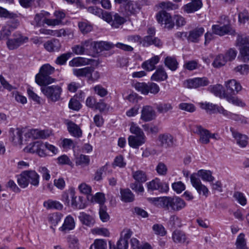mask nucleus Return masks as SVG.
Returning <instances> with one entry per match:
<instances>
[{
    "label": "nucleus",
    "mask_w": 249,
    "mask_h": 249,
    "mask_svg": "<svg viewBox=\"0 0 249 249\" xmlns=\"http://www.w3.org/2000/svg\"><path fill=\"white\" fill-rule=\"evenodd\" d=\"M155 202H158L166 210L179 211L186 206V203L179 197L164 196L151 198Z\"/></svg>",
    "instance_id": "obj_1"
},
{
    "label": "nucleus",
    "mask_w": 249,
    "mask_h": 249,
    "mask_svg": "<svg viewBox=\"0 0 249 249\" xmlns=\"http://www.w3.org/2000/svg\"><path fill=\"white\" fill-rule=\"evenodd\" d=\"M39 178V175L35 170H26L17 176V181L19 186L23 188L27 187L29 184L37 187Z\"/></svg>",
    "instance_id": "obj_2"
},
{
    "label": "nucleus",
    "mask_w": 249,
    "mask_h": 249,
    "mask_svg": "<svg viewBox=\"0 0 249 249\" xmlns=\"http://www.w3.org/2000/svg\"><path fill=\"white\" fill-rule=\"evenodd\" d=\"M54 71V68L49 64H44L41 67L39 72L36 75V82L39 86L48 85L56 81L50 75Z\"/></svg>",
    "instance_id": "obj_3"
},
{
    "label": "nucleus",
    "mask_w": 249,
    "mask_h": 249,
    "mask_svg": "<svg viewBox=\"0 0 249 249\" xmlns=\"http://www.w3.org/2000/svg\"><path fill=\"white\" fill-rule=\"evenodd\" d=\"M130 132L134 135L129 136L128 138L129 145L133 148H138L145 142L146 137L143 132L137 125H131Z\"/></svg>",
    "instance_id": "obj_4"
},
{
    "label": "nucleus",
    "mask_w": 249,
    "mask_h": 249,
    "mask_svg": "<svg viewBox=\"0 0 249 249\" xmlns=\"http://www.w3.org/2000/svg\"><path fill=\"white\" fill-rule=\"evenodd\" d=\"M41 91L47 98L52 102L59 101L61 98L62 89L61 86L57 85H42Z\"/></svg>",
    "instance_id": "obj_5"
},
{
    "label": "nucleus",
    "mask_w": 249,
    "mask_h": 249,
    "mask_svg": "<svg viewBox=\"0 0 249 249\" xmlns=\"http://www.w3.org/2000/svg\"><path fill=\"white\" fill-rule=\"evenodd\" d=\"M236 46L239 49L241 57L244 61H249V36H246L241 33H238L235 42Z\"/></svg>",
    "instance_id": "obj_6"
},
{
    "label": "nucleus",
    "mask_w": 249,
    "mask_h": 249,
    "mask_svg": "<svg viewBox=\"0 0 249 249\" xmlns=\"http://www.w3.org/2000/svg\"><path fill=\"white\" fill-rule=\"evenodd\" d=\"M13 36L14 37L13 38L8 39L6 42L7 46L10 50L18 49L20 46L27 43L29 40L28 37L18 32L15 33L13 35Z\"/></svg>",
    "instance_id": "obj_7"
},
{
    "label": "nucleus",
    "mask_w": 249,
    "mask_h": 249,
    "mask_svg": "<svg viewBox=\"0 0 249 249\" xmlns=\"http://www.w3.org/2000/svg\"><path fill=\"white\" fill-rule=\"evenodd\" d=\"M212 30L213 33L215 35L223 36L226 35H229L231 36L237 35L234 29H233L229 21H228V23L225 24H215L213 25L212 27Z\"/></svg>",
    "instance_id": "obj_8"
},
{
    "label": "nucleus",
    "mask_w": 249,
    "mask_h": 249,
    "mask_svg": "<svg viewBox=\"0 0 249 249\" xmlns=\"http://www.w3.org/2000/svg\"><path fill=\"white\" fill-rule=\"evenodd\" d=\"M46 142L37 141L25 147L23 150L25 152L36 153L40 157H44L46 155Z\"/></svg>",
    "instance_id": "obj_9"
},
{
    "label": "nucleus",
    "mask_w": 249,
    "mask_h": 249,
    "mask_svg": "<svg viewBox=\"0 0 249 249\" xmlns=\"http://www.w3.org/2000/svg\"><path fill=\"white\" fill-rule=\"evenodd\" d=\"M146 186L148 191L158 190L161 193H167L169 190L168 183L165 182H161L158 178L147 182Z\"/></svg>",
    "instance_id": "obj_10"
},
{
    "label": "nucleus",
    "mask_w": 249,
    "mask_h": 249,
    "mask_svg": "<svg viewBox=\"0 0 249 249\" xmlns=\"http://www.w3.org/2000/svg\"><path fill=\"white\" fill-rule=\"evenodd\" d=\"M199 105L202 109L205 110L206 112L209 114H212L219 113L226 116L229 115V112L221 106L208 102L200 103Z\"/></svg>",
    "instance_id": "obj_11"
},
{
    "label": "nucleus",
    "mask_w": 249,
    "mask_h": 249,
    "mask_svg": "<svg viewBox=\"0 0 249 249\" xmlns=\"http://www.w3.org/2000/svg\"><path fill=\"white\" fill-rule=\"evenodd\" d=\"M156 18L159 23L165 25V28L171 29L174 27V22L171 15L164 10L158 13L156 15Z\"/></svg>",
    "instance_id": "obj_12"
},
{
    "label": "nucleus",
    "mask_w": 249,
    "mask_h": 249,
    "mask_svg": "<svg viewBox=\"0 0 249 249\" xmlns=\"http://www.w3.org/2000/svg\"><path fill=\"white\" fill-rule=\"evenodd\" d=\"M191 182L192 186L196 189L197 193L202 194L207 197L209 194V190L204 185L202 184L200 180L195 174H193L190 177Z\"/></svg>",
    "instance_id": "obj_13"
},
{
    "label": "nucleus",
    "mask_w": 249,
    "mask_h": 249,
    "mask_svg": "<svg viewBox=\"0 0 249 249\" xmlns=\"http://www.w3.org/2000/svg\"><path fill=\"white\" fill-rule=\"evenodd\" d=\"M159 146L162 148H169L174 146L175 140L173 136L168 133L160 134L158 138Z\"/></svg>",
    "instance_id": "obj_14"
},
{
    "label": "nucleus",
    "mask_w": 249,
    "mask_h": 249,
    "mask_svg": "<svg viewBox=\"0 0 249 249\" xmlns=\"http://www.w3.org/2000/svg\"><path fill=\"white\" fill-rule=\"evenodd\" d=\"M156 117V113L153 107L150 106H144L141 111V118L144 122H149Z\"/></svg>",
    "instance_id": "obj_15"
},
{
    "label": "nucleus",
    "mask_w": 249,
    "mask_h": 249,
    "mask_svg": "<svg viewBox=\"0 0 249 249\" xmlns=\"http://www.w3.org/2000/svg\"><path fill=\"white\" fill-rule=\"evenodd\" d=\"M185 86L188 88H197L207 86L209 81L206 77L196 78L186 81Z\"/></svg>",
    "instance_id": "obj_16"
},
{
    "label": "nucleus",
    "mask_w": 249,
    "mask_h": 249,
    "mask_svg": "<svg viewBox=\"0 0 249 249\" xmlns=\"http://www.w3.org/2000/svg\"><path fill=\"white\" fill-rule=\"evenodd\" d=\"M192 130L200 136L199 141L201 143L207 144L209 142L211 133L208 130L202 128L200 125H196V129H193Z\"/></svg>",
    "instance_id": "obj_17"
},
{
    "label": "nucleus",
    "mask_w": 249,
    "mask_h": 249,
    "mask_svg": "<svg viewBox=\"0 0 249 249\" xmlns=\"http://www.w3.org/2000/svg\"><path fill=\"white\" fill-rule=\"evenodd\" d=\"M225 86L228 94L235 95L242 89L240 83L234 79L229 80L225 82Z\"/></svg>",
    "instance_id": "obj_18"
},
{
    "label": "nucleus",
    "mask_w": 249,
    "mask_h": 249,
    "mask_svg": "<svg viewBox=\"0 0 249 249\" xmlns=\"http://www.w3.org/2000/svg\"><path fill=\"white\" fill-rule=\"evenodd\" d=\"M202 6L201 0H193L191 2L184 5L182 10L187 14L194 13L200 9Z\"/></svg>",
    "instance_id": "obj_19"
},
{
    "label": "nucleus",
    "mask_w": 249,
    "mask_h": 249,
    "mask_svg": "<svg viewBox=\"0 0 249 249\" xmlns=\"http://www.w3.org/2000/svg\"><path fill=\"white\" fill-rule=\"evenodd\" d=\"M230 130L237 143L241 147H246L248 143V138L247 135L239 133L232 127L230 128Z\"/></svg>",
    "instance_id": "obj_20"
},
{
    "label": "nucleus",
    "mask_w": 249,
    "mask_h": 249,
    "mask_svg": "<svg viewBox=\"0 0 249 249\" xmlns=\"http://www.w3.org/2000/svg\"><path fill=\"white\" fill-rule=\"evenodd\" d=\"M205 30L203 27H196L189 32L187 40L189 41L197 43L199 40V38L204 33Z\"/></svg>",
    "instance_id": "obj_21"
},
{
    "label": "nucleus",
    "mask_w": 249,
    "mask_h": 249,
    "mask_svg": "<svg viewBox=\"0 0 249 249\" xmlns=\"http://www.w3.org/2000/svg\"><path fill=\"white\" fill-rule=\"evenodd\" d=\"M44 47L49 52H58L61 48V44L57 39L53 38L44 43Z\"/></svg>",
    "instance_id": "obj_22"
},
{
    "label": "nucleus",
    "mask_w": 249,
    "mask_h": 249,
    "mask_svg": "<svg viewBox=\"0 0 249 249\" xmlns=\"http://www.w3.org/2000/svg\"><path fill=\"white\" fill-rule=\"evenodd\" d=\"M52 132L50 130L32 129L30 131V136L34 139H44L52 135Z\"/></svg>",
    "instance_id": "obj_23"
},
{
    "label": "nucleus",
    "mask_w": 249,
    "mask_h": 249,
    "mask_svg": "<svg viewBox=\"0 0 249 249\" xmlns=\"http://www.w3.org/2000/svg\"><path fill=\"white\" fill-rule=\"evenodd\" d=\"M208 90L220 98H225L228 94L225 92L223 87L220 84L210 86L208 87Z\"/></svg>",
    "instance_id": "obj_24"
},
{
    "label": "nucleus",
    "mask_w": 249,
    "mask_h": 249,
    "mask_svg": "<svg viewBox=\"0 0 249 249\" xmlns=\"http://www.w3.org/2000/svg\"><path fill=\"white\" fill-rule=\"evenodd\" d=\"M94 68L92 67H87L81 69H73V73L77 77H87L89 78V76L94 71Z\"/></svg>",
    "instance_id": "obj_25"
},
{
    "label": "nucleus",
    "mask_w": 249,
    "mask_h": 249,
    "mask_svg": "<svg viewBox=\"0 0 249 249\" xmlns=\"http://www.w3.org/2000/svg\"><path fill=\"white\" fill-rule=\"evenodd\" d=\"M74 227V220L71 215H69L65 218L64 223L59 230L62 231L67 232L73 229Z\"/></svg>",
    "instance_id": "obj_26"
},
{
    "label": "nucleus",
    "mask_w": 249,
    "mask_h": 249,
    "mask_svg": "<svg viewBox=\"0 0 249 249\" xmlns=\"http://www.w3.org/2000/svg\"><path fill=\"white\" fill-rule=\"evenodd\" d=\"M168 75L164 69L162 67H159L155 73L152 75L151 79L156 81H162L167 79Z\"/></svg>",
    "instance_id": "obj_27"
},
{
    "label": "nucleus",
    "mask_w": 249,
    "mask_h": 249,
    "mask_svg": "<svg viewBox=\"0 0 249 249\" xmlns=\"http://www.w3.org/2000/svg\"><path fill=\"white\" fill-rule=\"evenodd\" d=\"M70 197L71 198V205L74 209H84L86 205L82 202V198L79 197L77 200L76 196H75V193L73 191H71L70 192Z\"/></svg>",
    "instance_id": "obj_28"
},
{
    "label": "nucleus",
    "mask_w": 249,
    "mask_h": 249,
    "mask_svg": "<svg viewBox=\"0 0 249 249\" xmlns=\"http://www.w3.org/2000/svg\"><path fill=\"white\" fill-rule=\"evenodd\" d=\"M160 57L157 56H154L149 60L144 62L142 67L143 69L148 71H151L155 69V65L159 63Z\"/></svg>",
    "instance_id": "obj_29"
},
{
    "label": "nucleus",
    "mask_w": 249,
    "mask_h": 249,
    "mask_svg": "<svg viewBox=\"0 0 249 249\" xmlns=\"http://www.w3.org/2000/svg\"><path fill=\"white\" fill-rule=\"evenodd\" d=\"M156 108L159 113L164 114L172 113L173 106L170 103H160L156 105Z\"/></svg>",
    "instance_id": "obj_30"
},
{
    "label": "nucleus",
    "mask_w": 249,
    "mask_h": 249,
    "mask_svg": "<svg viewBox=\"0 0 249 249\" xmlns=\"http://www.w3.org/2000/svg\"><path fill=\"white\" fill-rule=\"evenodd\" d=\"M91 61V60L86 58L77 57L71 60L69 64L71 67H80L89 64Z\"/></svg>",
    "instance_id": "obj_31"
},
{
    "label": "nucleus",
    "mask_w": 249,
    "mask_h": 249,
    "mask_svg": "<svg viewBox=\"0 0 249 249\" xmlns=\"http://www.w3.org/2000/svg\"><path fill=\"white\" fill-rule=\"evenodd\" d=\"M121 200L125 202H131L134 200V195L129 189H121Z\"/></svg>",
    "instance_id": "obj_32"
},
{
    "label": "nucleus",
    "mask_w": 249,
    "mask_h": 249,
    "mask_svg": "<svg viewBox=\"0 0 249 249\" xmlns=\"http://www.w3.org/2000/svg\"><path fill=\"white\" fill-rule=\"evenodd\" d=\"M172 239L176 243H184L186 240V235L184 232L180 230H176L172 233Z\"/></svg>",
    "instance_id": "obj_33"
},
{
    "label": "nucleus",
    "mask_w": 249,
    "mask_h": 249,
    "mask_svg": "<svg viewBox=\"0 0 249 249\" xmlns=\"http://www.w3.org/2000/svg\"><path fill=\"white\" fill-rule=\"evenodd\" d=\"M126 20L123 17L121 16L118 13L113 14V18L112 21L111 23V26L114 28H118L120 26L124 24Z\"/></svg>",
    "instance_id": "obj_34"
},
{
    "label": "nucleus",
    "mask_w": 249,
    "mask_h": 249,
    "mask_svg": "<svg viewBox=\"0 0 249 249\" xmlns=\"http://www.w3.org/2000/svg\"><path fill=\"white\" fill-rule=\"evenodd\" d=\"M165 65L172 71H175L178 68V63L173 57L167 56L164 60Z\"/></svg>",
    "instance_id": "obj_35"
},
{
    "label": "nucleus",
    "mask_w": 249,
    "mask_h": 249,
    "mask_svg": "<svg viewBox=\"0 0 249 249\" xmlns=\"http://www.w3.org/2000/svg\"><path fill=\"white\" fill-rule=\"evenodd\" d=\"M43 205L47 209H56L61 210L63 209V205L59 201L53 200L52 199L48 200L44 202Z\"/></svg>",
    "instance_id": "obj_36"
},
{
    "label": "nucleus",
    "mask_w": 249,
    "mask_h": 249,
    "mask_svg": "<svg viewBox=\"0 0 249 249\" xmlns=\"http://www.w3.org/2000/svg\"><path fill=\"white\" fill-rule=\"evenodd\" d=\"M115 46V44L106 41H99L97 42L96 52H102L108 51Z\"/></svg>",
    "instance_id": "obj_37"
},
{
    "label": "nucleus",
    "mask_w": 249,
    "mask_h": 249,
    "mask_svg": "<svg viewBox=\"0 0 249 249\" xmlns=\"http://www.w3.org/2000/svg\"><path fill=\"white\" fill-rule=\"evenodd\" d=\"M132 175L133 178L137 182L144 183L147 180V177L145 172L142 170L133 171Z\"/></svg>",
    "instance_id": "obj_38"
},
{
    "label": "nucleus",
    "mask_w": 249,
    "mask_h": 249,
    "mask_svg": "<svg viewBox=\"0 0 249 249\" xmlns=\"http://www.w3.org/2000/svg\"><path fill=\"white\" fill-rule=\"evenodd\" d=\"M79 218L83 224L88 226H91L94 223L93 218L89 214L84 212L80 213Z\"/></svg>",
    "instance_id": "obj_39"
},
{
    "label": "nucleus",
    "mask_w": 249,
    "mask_h": 249,
    "mask_svg": "<svg viewBox=\"0 0 249 249\" xmlns=\"http://www.w3.org/2000/svg\"><path fill=\"white\" fill-rule=\"evenodd\" d=\"M125 10L127 12L128 15L134 14L139 9L138 4L132 1H128L124 5Z\"/></svg>",
    "instance_id": "obj_40"
},
{
    "label": "nucleus",
    "mask_w": 249,
    "mask_h": 249,
    "mask_svg": "<svg viewBox=\"0 0 249 249\" xmlns=\"http://www.w3.org/2000/svg\"><path fill=\"white\" fill-rule=\"evenodd\" d=\"M196 177L198 176L201 178L203 180L207 181H212L214 179V177L212 175V172L209 170H200L197 174H195Z\"/></svg>",
    "instance_id": "obj_41"
},
{
    "label": "nucleus",
    "mask_w": 249,
    "mask_h": 249,
    "mask_svg": "<svg viewBox=\"0 0 249 249\" xmlns=\"http://www.w3.org/2000/svg\"><path fill=\"white\" fill-rule=\"evenodd\" d=\"M90 159L89 156L80 154L79 156L75 157V164L76 165H80L83 167L89 165Z\"/></svg>",
    "instance_id": "obj_42"
},
{
    "label": "nucleus",
    "mask_w": 249,
    "mask_h": 249,
    "mask_svg": "<svg viewBox=\"0 0 249 249\" xmlns=\"http://www.w3.org/2000/svg\"><path fill=\"white\" fill-rule=\"evenodd\" d=\"M10 135L13 142H20L22 141V132L19 128L16 129L11 128Z\"/></svg>",
    "instance_id": "obj_43"
},
{
    "label": "nucleus",
    "mask_w": 249,
    "mask_h": 249,
    "mask_svg": "<svg viewBox=\"0 0 249 249\" xmlns=\"http://www.w3.org/2000/svg\"><path fill=\"white\" fill-rule=\"evenodd\" d=\"M110 249H127L128 247V242L123 240L122 236L117 243V246L112 244L111 242H109Z\"/></svg>",
    "instance_id": "obj_44"
},
{
    "label": "nucleus",
    "mask_w": 249,
    "mask_h": 249,
    "mask_svg": "<svg viewBox=\"0 0 249 249\" xmlns=\"http://www.w3.org/2000/svg\"><path fill=\"white\" fill-rule=\"evenodd\" d=\"M71 55L72 53L71 52H67L61 54L56 58L55 63L58 65H64Z\"/></svg>",
    "instance_id": "obj_45"
},
{
    "label": "nucleus",
    "mask_w": 249,
    "mask_h": 249,
    "mask_svg": "<svg viewBox=\"0 0 249 249\" xmlns=\"http://www.w3.org/2000/svg\"><path fill=\"white\" fill-rule=\"evenodd\" d=\"M78 25L80 31L83 34H87L92 29L91 25L87 21L79 22Z\"/></svg>",
    "instance_id": "obj_46"
},
{
    "label": "nucleus",
    "mask_w": 249,
    "mask_h": 249,
    "mask_svg": "<svg viewBox=\"0 0 249 249\" xmlns=\"http://www.w3.org/2000/svg\"><path fill=\"white\" fill-rule=\"evenodd\" d=\"M68 130L73 137L79 138L82 135V131L79 125H68Z\"/></svg>",
    "instance_id": "obj_47"
},
{
    "label": "nucleus",
    "mask_w": 249,
    "mask_h": 249,
    "mask_svg": "<svg viewBox=\"0 0 249 249\" xmlns=\"http://www.w3.org/2000/svg\"><path fill=\"white\" fill-rule=\"evenodd\" d=\"M96 41H93L92 39H88L84 41H82L81 43L83 46V48L85 50H91L94 52H96Z\"/></svg>",
    "instance_id": "obj_48"
},
{
    "label": "nucleus",
    "mask_w": 249,
    "mask_h": 249,
    "mask_svg": "<svg viewBox=\"0 0 249 249\" xmlns=\"http://www.w3.org/2000/svg\"><path fill=\"white\" fill-rule=\"evenodd\" d=\"M45 18V15L43 13H37L35 15L32 24L35 27H41L44 24L43 19Z\"/></svg>",
    "instance_id": "obj_49"
},
{
    "label": "nucleus",
    "mask_w": 249,
    "mask_h": 249,
    "mask_svg": "<svg viewBox=\"0 0 249 249\" xmlns=\"http://www.w3.org/2000/svg\"><path fill=\"white\" fill-rule=\"evenodd\" d=\"M227 62V61L224 55L220 54L216 57L213 63V65L215 68H220L224 66Z\"/></svg>",
    "instance_id": "obj_50"
},
{
    "label": "nucleus",
    "mask_w": 249,
    "mask_h": 249,
    "mask_svg": "<svg viewBox=\"0 0 249 249\" xmlns=\"http://www.w3.org/2000/svg\"><path fill=\"white\" fill-rule=\"evenodd\" d=\"M107 243L103 239H96L90 246L89 249H106Z\"/></svg>",
    "instance_id": "obj_51"
},
{
    "label": "nucleus",
    "mask_w": 249,
    "mask_h": 249,
    "mask_svg": "<svg viewBox=\"0 0 249 249\" xmlns=\"http://www.w3.org/2000/svg\"><path fill=\"white\" fill-rule=\"evenodd\" d=\"M136 90L144 95L148 94L147 83L137 82L134 85Z\"/></svg>",
    "instance_id": "obj_52"
},
{
    "label": "nucleus",
    "mask_w": 249,
    "mask_h": 249,
    "mask_svg": "<svg viewBox=\"0 0 249 249\" xmlns=\"http://www.w3.org/2000/svg\"><path fill=\"white\" fill-rule=\"evenodd\" d=\"M107 207L106 205L100 206L99 209V215L101 220L105 222L109 219V215L107 212Z\"/></svg>",
    "instance_id": "obj_53"
},
{
    "label": "nucleus",
    "mask_w": 249,
    "mask_h": 249,
    "mask_svg": "<svg viewBox=\"0 0 249 249\" xmlns=\"http://www.w3.org/2000/svg\"><path fill=\"white\" fill-rule=\"evenodd\" d=\"M236 245L238 249H247L245 235L243 233H240L237 237Z\"/></svg>",
    "instance_id": "obj_54"
},
{
    "label": "nucleus",
    "mask_w": 249,
    "mask_h": 249,
    "mask_svg": "<svg viewBox=\"0 0 249 249\" xmlns=\"http://www.w3.org/2000/svg\"><path fill=\"white\" fill-rule=\"evenodd\" d=\"M152 230L156 234L161 236H163L166 234V231L164 227L161 224H154L152 227Z\"/></svg>",
    "instance_id": "obj_55"
},
{
    "label": "nucleus",
    "mask_w": 249,
    "mask_h": 249,
    "mask_svg": "<svg viewBox=\"0 0 249 249\" xmlns=\"http://www.w3.org/2000/svg\"><path fill=\"white\" fill-rule=\"evenodd\" d=\"M249 20V14L247 10H244L238 14V21L240 24H245Z\"/></svg>",
    "instance_id": "obj_56"
},
{
    "label": "nucleus",
    "mask_w": 249,
    "mask_h": 249,
    "mask_svg": "<svg viewBox=\"0 0 249 249\" xmlns=\"http://www.w3.org/2000/svg\"><path fill=\"white\" fill-rule=\"evenodd\" d=\"M229 102L232 103L233 104L241 107H244L246 106L245 103L243 102L241 100L237 98H236L231 95H229L228 94L227 95V97L225 98Z\"/></svg>",
    "instance_id": "obj_57"
},
{
    "label": "nucleus",
    "mask_w": 249,
    "mask_h": 249,
    "mask_svg": "<svg viewBox=\"0 0 249 249\" xmlns=\"http://www.w3.org/2000/svg\"><path fill=\"white\" fill-rule=\"evenodd\" d=\"M0 17L15 19L17 17V15L14 13L9 12L6 9L0 7Z\"/></svg>",
    "instance_id": "obj_58"
},
{
    "label": "nucleus",
    "mask_w": 249,
    "mask_h": 249,
    "mask_svg": "<svg viewBox=\"0 0 249 249\" xmlns=\"http://www.w3.org/2000/svg\"><path fill=\"white\" fill-rule=\"evenodd\" d=\"M179 109L189 112H193L196 110L195 106L190 103H182L178 105Z\"/></svg>",
    "instance_id": "obj_59"
},
{
    "label": "nucleus",
    "mask_w": 249,
    "mask_h": 249,
    "mask_svg": "<svg viewBox=\"0 0 249 249\" xmlns=\"http://www.w3.org/2000/svg\"><path fill=\"white\" fill-rule=\"evenodd\" d=\"M237 53V52L235 49L231 48L227 50L224 55L227 61H231L235 58Z\"/></svg>",
    "instance_id": "obj_60"
},
{
    "label": "nucleus",
    "mask_w": 249,
    "mask_h": 249,
    "mask_svg": "<svg viewBox=\"0 0 249 249\" xmlns=\"http://www.w3.org/2000/svg\"><path fill=\"white\" fill-rule=\"evenodd\" d=\"M159 6L162 9L167 10H175L178 8L177 4L169 1L162 2L159 4Z\"/></svg>",
    "instance_id": "obj_61"
},
{
    "label": "nucleus",
    "mask_w": 249,
    "mask_h": 249,
    "mask_svg": "<svg viewBox=\"0 0 249 249\" xmlns=\"http://www.w3.org/2000/svg\"><path fill=\"white\" fill-rule=\"evenodd\" d=\"M58 163L61 165H68L73 166V164L70 159L66 155H63L57 158Z\"/></svg>",
    "instance_id": "obj_62"
},
{
    "label": "nucleus",
    "mask_w": 249,
    "mask_h": 249,
    "mask_svg": "<svg viewBox=\"0 0 249 249\" xmlns=\"http://www.w3.org/2000/svg\"><path fill=\"white\" fill-rule=\"evenodd\" d=\"M69 107L71 109L78 111L80 109L81 106L80 101L74 97L70 100Z\"/></svg>",
    "instance_id": "obj_63"
},
{
    "label": "nucleus",
    "mask_w": 249,
    "mask_h": 249,
    "mask_svg": "<svg viewBox=\"0 0 249 249\" xmlns=\"http://www.w3.org/2000/svg\"><path fill=\"white\" fill-rule=\"evenodd\" d=\"M234 71L242 75L247 74L249 71V65L244 64L238 66L234 69Z\"/></svg>",
    "instance_id": "obj_64"
}]
</instances>
